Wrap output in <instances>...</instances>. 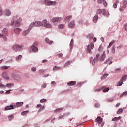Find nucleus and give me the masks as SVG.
<instances>
[{"instance_id": "f257e3e1", "label": "nucleus", "mask_w": 127, "mask_h": 127, "mask_svg": "<svg viewBox=\"0 0 127 127\" xmlns=\"http://www.w3.org/2000/svg\"><path fill=\"white\" fill-rule=\"evenodd\" d=\"M105 58L106 53L105 52V51H104L101 56H100V54H97L95 58H93V57H91L90 58V62H91L92 65H95V63H96V62L97 61H104Z\"/></svg>"}, {"instance_id": "f03ea898", "label": "nucleus", "mask_w": 127, "mask_h": 127, "mask_svg": "<svg viewBox=\"0 0 127 127\" xmlns=\"http://www.w3.org/2000/svg\"><path fill=\"white\" fill-rule=\"evenodd\" d=\"M43 25L47 28H51V24L49 23H47V21L44 20L42 22L40 21H36L35 22H32L30 25V27H33V26H41Z\"/></svg>"}, {"instance_id": "7ed1b4c3", "label": "nucleus", "mask_w": 127, "mask_h": 127, "mask_svg": "<svg viewBox=\"0 0 127 127\" xmlns=\"http://www.w3.org/2000/svg\"><path fill=\"white\" fill-rule=\"evenodd\" d=\"M96 13L97 14H103V15H104L105 16H107L108 17V16H109V15H110V14L108 12L107 13V12H106V10L103 9H98L96 11Z\"/></svg>"}, {"instance_id": "20e7f679", "label": "nucleus", "mask_w": 127, "mask_h": 127, "mask_svg": "<svg viewBox=\"0 0 127 127\" xmlns=\"http://www.w3.org/2000/svg\"><path fill=\"white\" fill-rule=\"evenodd\" d=\"M94 47H95V46L94 45V43L91 42L90 43V45H88L87 46V52L91 54V53H92V52L91 51V49H93Z\"/></svg>"}, {"instance_id": "39448f33", "label": "nucleus", "mask_w": 127, "mask_h": 127, "mask_svg": "<svg viewBox=\"0 0 127 127\" xmlns=\"http://www.w3.org/2000/svg\"><path fill=\"white\" fill-rule=\"evenodd\" d=\"M23 47V45H15L12 47V49L14 50V51H18L20 49V48H22Z\"/></svg>"}, {"instance_id": "423d86ee", "label": "nucleus", "mask_w": 127, "mask_h": 127, "mask_svg": "<svg viewBox=\"0 0 127 127\" xmlns=\"http://www.w3.org/2000/svg\"><path fill=\"white\" fill-rule=\"evenodd\" d=\"M45 4L46 5H55L56 4V2L55 1H48L47 0H45L44 1Z\"/></svg>"}, {"instance_id": "0eeeda50", "label": "nucleus", "mask_w": 127, "mask_h": 127, "mask_svg": "<svg viewBox=\"0 0 127 127\" xmlns=\"http://www.w3.org/2000/svg\"><path fill=\"white\" fill-rule=\"evenodd\" d=\"M38 45V43L37 42H35L33 45L32 46V50L33 51V52H36V51H38V48L36 47Z\"/></svg>"}, {"instance_id": "6e6552de", "label": "nucleus", "mask_w": 127, "mask_h": 127, "mask_svg": "<svg viewBox=\"0 0 127 127\" xmlns=\"http://www.w3.org/2000/svg\"><path fill=\"white\" fill-rule=\"evenodd\" d=\"M61 20H62V18H59L58 17H54L52 19V22L54 23V22H58L59 21H61Z\"/></svg>"}, {"instance_id": "1a4fd4ad", "label": "nucleus", "mask_w": 127, "mask_h": 127, "mask_svg": "<svg viewBox=\"0 0 127 127\" xmlns=\"http://www.w3.org/2000/svg\"><path fill=\"white\" fill-rule=\"evenodd\" d=\"M75 24L74 21H71L68 24L69 28H74L75 27Z\"/></svg>"}, {"instance_id": "9d476101", "label": "nucleus", "mask_w": 127, "mask_h": 127, "mask_svg": "<svg viewBox=\"0 0 127 127\" xmlns=\"http://www.w3.org/2000/svg\"><path fill=\"white\" fill-rule=\"evenodd\" d=\"M2 76L3 78L5 80H9V77L8 76V73H7V72H4Z\"/></svg>"}, {"instance_id": "9b49d317", "label": "nucleus", "mask_w": 127, "mask_h": 127, "mask_svg": "<svg viewBox=\"0 0 127 127\" xmlns=\"http://www.w3.org/2000/svg\"><path fill=\"white\" fill-rule=\"evenodd\" d=\"M96 123L98 124H101L103 122V118H101L100 116H98L95 120Z\"/></svg>"}, {"instance_id": "f8f14e48", "label": "nucleus", "mask_w": 127, "mask_h": 127, "mask_svg": "<svg viewBox=\"0 0 127 127\" xmlns=\"http://www.w3.org/2000/svg\"><path fill=\"white\" fill-rule=\"evenodd\" d=\"M14 109V106L13 105H10L7 106L5 108V111H8L9 110H13Z\"/></svg>"}, {"instance_id": "ddd939ff", "label": "nucleus", "mask_w": 127, "mask_h": 127, "mask_svg": "<svg viewBox=\"0 0 127 127\" xmlns=\"http://www.w3.org/2000/svg\"><path fill=\"white\" fill-rule=\"evenodd\" d=\"M14 32L15 33V34H19V33H20V32H21V29H19L18 28H17L16 29H14Z\"/></svg>"}, {"instance_id": "4468645a", "label": "nucleus", "mask_w": 127, "mask_h": 127, "mask_svg": "<svg viewBox=\"0 0 127 127\" xmlns=\"http://www.w3.org/2000/svg\"><path fill=\"white\" fill-rule=\"evenodd\" d=\"M77 84L76 81H70L67 83L68 86H75Z\"/></svg>"}, {"instance_id": "2eb2a0df", "label": "nucleus", "mask_w": 127, "mask_h": 127, "mask_svg": "<svg viewBox=\"0 0 127 127\" xmlns=\"http://www.w3.org/2000/svg\"><path fill=\"white\" fill-rule=\"evenodd\" d=\"M21 20H22V18H19V19L16 21V23L15 24L16 26H20V22L21 21Z\"/></svg>"}, {"instance_id": "dca6fc26", "label": "nucleus", "mask_w": 127, "mask_h": 127, "mask_svg": "<svg viewBox=\"0 0 127 127\" xmlns=\"http://www.w3.org/2000/svg\"><path fill=\"white\" fill-rule=\"evenodd\" d=\"M2 35H8V33L7 32V29L4 28L2 31Z\"/></svg>"}, {"instance_id": "f3484780", "label": "nucleus", "mask_w": 127, "mask_h": 127, "mask_svg": "<svg viewBox=\"0 0 127 127\" xmlns=\"http://www.w3.org/2000/svg\"><path fill=\"white\" fill-rule=\"evenodd\" d=\"M23 105V102H17L15 105L16 108H19V107H21V105Z\"/></svg>"}, {"instance_id": "a211bd4d", "label": "nucleus", "mask_w": 127, "mask_h": 127, "mask_svg": "<svg viewBox=\"0 0 127 127\" xmlns=\"http://www.w3.org/2000/svg\"><path fill=\"white\" fill-rule=\"evenodd\" d=\"M30 29H28L27 30L24 31L23 32V35L24 36H26V35H27V34L28 33H29V31H30Z\"/></svg>"}, {"instance_id": "6ab92c4d", "label": "nucleus", "mask_w": 127, "mask_h": 127, "mask_svg": "<svg viewBox=\"0 0 127 127\" xmlns=\"http://www.w3.org/2000/svg\"><path fill=\"white\" fill-rule=\"evenodd\" d=\"M45 41H46V42L47 43H48L49 44H52V43H53V41H51L49 40V39L46 38L45 39Z\"/></svg>"}, {"instance_id": "aec40b11", "label": "nucleus", "mask_w": 127, "mask_h": 127, "mask_svg": "<svg viewBox=\"0 0 127 127\" xmlns=\"http://www.w3.org/2000/svg\"><path fill=\"white\" fill-rule=\"evenodd\" d=\"M93 22H94V23H97V21H98V15H95L94 16V17H93Z\"/></svg>"}, {"instance_id": "412c9836", "label": "nucleus", "mask_w": 127, "mask_h": 127, "mask_svg": "<svg viewBox=\"0 0 127 127\" xmlns=\"http://www.w3.org/2000/svg\"><path fill=\"white\" fill-rule=\"evenodd\" d=\"M71 18H72V16H67L65 18L64 20H65V21L69 22V21L71 20Z\"/></svg>"}, {"instance_id": "4be33fe9", "label": "nucleus", "mask_w": 127, "mask_h": 127, "mask_svg": "<svg viewBox=\"0 0 127 127\" xmlns=\"http://www.w3.org/2000/svg\"><path fill=\"white\" fill-rule=\"evenodd\" d=\"M72 61H67L65 64V65H64V67H67L68 66H69V65H70L71 64V63H72Z\"/></svg>"}, {"instance_id": "5701e85b", "label": "nucleus", "mask_w": 127, "mask_h": 127, "mask_svg": "<svg viewBox=\"0 0 127 127\" xmlns=\"http://www.w3.org/2000/svg\"><path fill=\"white\" fill-rule=\"evenodd\" d=\"M121 119V116H119L118 117H114L113 119H112V121H119V120H120Z\"/></svg>"}, {"instance_id": "b1692460", "label": "nucleus", "mask_w": 127, "mask_h": 127, "mask_svg": "<svg viewBox=\"0 0 127 127\" xmlns=\"http://www.w3.org/2000/svg\"><path fill=\"white\" fill-rule=\"evenodd\" d=\"M121 79L124 81V82H125V81H126V80L127 79V75H125L124 76H123L121 78Z\"/></svg>"}, {"instance_id": "393cba45", "label": "nucleus", "mask_w": 127, "mask_h": 127, "mask_svg": "<svg viewBox=\"0 0 127 127\" xmlns=\"http://www.w3.org/2000/svg\"><path fill=\"white\" fill-rule=\"evenodd\" d=\"M105 88V87H100L98 89H96L95 90H94V92H100V91L103 90V89Z\"/></svg>"}, {"instance_id": "a878e982", "label": "nucleus", "mask_w": 127, "mask_h": 127, "mask_svg": "<svg viewBox=\"0 0 127 127\" xmlns=\"http://www.w3.org/2000/svg\"><path fill=\"white\" fill-rule=\"evenodd\" d=\"M29 112V111H28V110L23 111L21 113V115L25 116V115H26V114H28Z\"/></svg>"}, {"instance_id": "bb28decb", "label": "nucleus", "mask_w": 127, "mask_h": 127, "mask_svg": "<svg viewBox=\"0 0 127 127\" xmlns=\"http://www.w3.org/2000/svg\"><path fill=\"white\" fill-rule=\"evenodd\" d=\"M63 110V108H59L55 110V113H57V112H61V111H62Z\"/></svg>"}, {"instance_id": "cd10ccee", "label": "nucleus", "mask_w": 127, "mask_h": 127, "mask_svg": "<svg viewBox=\"0 0 127 127\" xmlns=\"http://www.w3.org/2000/svg\"><path fill=\"white\" fill-rule=\"evenodd\" d=\"M114 43H115V41H114V40H112V41L109 43V45L107 47V48H110V47H111V46L113 45V44H114Z\"/></svg>"}, {"instance_id": "c85d7f7f", "label": "nucleus", "mask_w": 127, "mask_h": 127, "mask_svg": "<svg viewBox=\"0 0 127 127\" xmlns=\"http://www.w3.org/2000/svg\"><path fill=\"white\" fill-rule=\"evenodd\" d=\"M114 43H115V41H114V40H112V41L109 43V45L107 47V48H110V47H111V46L113 45V44H114Z\"/></svg>"}, {"instance_id": "c756f323", "label": "nucleus", "mask_w": 127, "mask_h": 127, "mask_svg": "<svg viewBox=\"0 0 127 127\" xmlns=\"http://www.w3.org/2000/svg\"><path fill=\"white\" fill-rule=\"evenodd\" d=\"M5 14L6 15H7V16H9V15L11 14V12H10L9 10H6Z\"/></svg>"}, {"instance_id": "7c9ffc66", "label": "nucleus", "mask_w": 127, "mask_h": 127, "mask_svg": "<svg viewBox=\"0 0 127 127\" xmlns=\"http://www.w3.org/2000/svg\"><path fill=\"white\" fill-rule=\"evenodd\" d=\"M16 18H17V16L13 17V19L12 20V21L11 22V25H13V24H14V19H16Z\"/></svg>"}, {"instance_id": "2f4dec72", "label": "nucleus", "mask_w": 127, "mask_h": 127, "mask_svg": "<svg viewBox=\"0 0 127 127\" xmlns=\"http://www.w3.org/2000/svg\"><path fill=\"white\" fill-rule=\"evenodd\" d=\"M123 111L124 110H123V109L120 108L117 112V114H122V113H123Z\"/></svg>"}, {"instance_id": "473e14b6", "label": "nucleus", "mask_w": 127, "mask_h": 127, "mask_svg": "<svg viewBox=\"0 0 127 127\" xmlns=\"http://www.w3.org/2000/svg\"><path fill=\"white\" fill-rule=\"evenodd\" d=\"M60 70V67L55 66L53 67V71H55V70Z\"/></svg>"}, {"instance_id": "72a5a7b5", "label": "nucleus", "mask_w": 127, "mask_h": 127, "mask_svg": "<svg viewBox=\"0 0 127 127\" xmlns=\"http://www.w3.org/2000/svg\"><path fill=\"white\" fill-rule=\"evenodd\" d=\"M0 68L2 69V70H7V69H8V67L3 66H1Z\"/></svg>"}, {"instance_id": "f704fd0d", "label": "nucleus", "mask_w": 127, "mask_h": 127, "mask_svg": "<svg viewBox=\"0 0 127 127\" xmlns=\"http://www.w3.org/2000/svg\"><path fill=\"white\" fill-rule=\"evenodd\" d=\"M123 85V80L121 79L118 83V86H122Z\"/></svg>"}, {"instance_id": "c9c22d12", "label": "nucleus", "mask_w": 127, "mask_h": 127, "mask_svg": "<svg viewBox=\"0 0 127 127\" xmlns=\"http://www.w3.org/2000/svg\"><path fill=\"white\" fill-rule=\"evenodd\" d=\"M0 37H3L4 40H7V38L6 37L4 36L3 34H0Z\"/></svg>"}, {"instance_id": "e433bc0d", "label": "nucleus", "mask_w": 127, "mask_h": 127, "mask_svg": "<svg viewBox=\"0 0 127 127\" xmlns=\"http://www.w3.org/2000/svg\"><path fill=\"white\" fill-rule=\"evenodd\" d=\"M47 101L46 99H42L40 101V103H46Z\"/></svg>"}, {"instance_id": "4c0bfd02", "label": "nucleus", "mask_w": 127, "mask_h": 127, "mask_svg": "<svg viewBox=\"0 0 127 127\" xmlns=\"http://www.w3.org/2000/svg\"><path fill=\"white\" fill-rule=\"evenodd\" d=\"M102 3L105 7H106V6H107V5H108V3H107V1H106L105 0H103Z\"/></svg>"}, {"instance_id": "58836bf2", "label": "nucleus", "mask_w": 127, "mask_h": 127, "mask_svg": "<svg viewBox=\"0 0 127 127\" xmlns=\"http://www.w3.org/2000/svg\"><path fill=\"white\" fill-rule=\"evenodd\" d=\"M12 86H13L12 83H8L6 85V87H7V88H10Z\"/></svg>"}, {"instance_id": "ea45409f", "label": "nucleus", "mask_w": 127, "mask_h": 127, "mask_svg": "<svg viewBox=\"0 0 127 127\" xmlns=\"http://www.w3.org/2000/svg\"><path fill=\"white\" fill-rule=\"evenodd\" d=\"M127 5V1H124L123 4V8H125L126 7Z\"/></svg>"}, {"instance_id": "a19ab883", "label": "nucleus", "mask_w": 127, "mask_h": 127, "mask_svg": "<svg viewBox=\"0 0 127 127\" xmlns=\"http://www.w3.org/2000/svg\"><path fill=\"white\" fill-rule=\"evenodd\" d=\"M59 28L60 29H63V28H64V24H60L59 25Z\"/></svg>"}, {"instance_id": "79ce46f5", "label": "nucleus", "mask_w": 127, "mask_h": 127, "mask_svg": "<svg viewBox=\"0 0 127 127\" xmlns=\"http://www.w3.org/2000/svg\"><path fill=\"white\" fill-rule=\"evenodd\" d=\"M108 75H109V74H104V75H103V76L101 78V80H104V79H106V78L107 77H108Z\"/></svg>"}, {"instance_id": "37998d69", "label": "nucleus", "mask_w": 127, "mask_h": 127, "mask_svg": "<svg viewBox=\"0 0 127 127\" xmlns=\"http://www.w3.org/2000/svg\"><path fill=\"white\" fill-rule=\"evenodd\" d=\"M12 78H13V79H15V80L17 79V77H16V75H15V74H12Z\"/></svg>"}, {"instance_id": "c03bdc74", "label": "nucleus", "mask_w": 127, "mask_h": 127, "mask_svg": "<svg viewBox=\"0 0 127 127\" xmlns=\"http://www.w3.org/2000/svg\"><path fill=\"white\" fill-rule=\"evenodd\" d=\"M127 91L124 92L121 95V97H123V96H127Z\"/></svg>"}, {"instance_id": "a18cd8bd", "label": "nucleus", "mask_w": 127, "mask_h": 127, "mask_svg": "<svg viewBox=\"0 0 127 127\" xmlns=\"http://www.w3.org/2000/svg\"><path fill=\"white\" fill-rule=\"evenodd\" d=\"M22 58V56L21 55H19L18 57L16 58V60H20V59H21Z\"/></svg>"}, {"instance_id": "49530a36", "label": "nucleus", "mask_w": 127, "mask_h": 127, "mask_svg": "<svg viewBox=\"0 0 127 127\" xmlns=\"http://www.w3.org/2000/svg\"><path fill=\"white\" fill-rule=\"evenodd\" d=\"M109 90H110V88H109V87H108L107 88H105V89H103V92H104V93L109 92Z\"/></svg>"}, {"instance_id": "de8ad7c7", "label": "nucleus", "mask_w": 127, "mask_h": 127, "mask_svg": "<svg viewBox=\"0 0 127 127\" xmlns=\"http://www.w3.org/2000/svg\"><path fill=\"white\" fill-rule=\"evenodd\" d=\"M14 118V116H13V115H11L8 117V119L9 120V121H11V120H12V119H13Z\"/></svg>"}, {"instance_id": "09e8293b", "label": "nucleus", "mask_w": 127, "mask_h": 127, "mask_svg": "<svg viewBox=\"0 0 127 127\" xmlns=\"http://www.w3.org/2000/svg\"><path fill=\"white\" fill-rule=\"evenodd\" d=\"M73 48V40H71L70 42V49H72Z\"/></svg>"}, {"instance_id": "8fccbe9b", "label": "nucleus", "mask_w": 127, "mask_h": 127, "mask_svg": "<svg viewBox=\"0 0 127 127\" xmlns=\"http://www.w3.org/2000/svg\"><path fill=\"white\" fill-rule=\"evenodd\" d=\"M2 12V9H1V7L0 6V16H1V15L3 14Z\"/></svg>"}, {"instance_id": "3c124183", "label": "nucleus", "mask_w": 127, "mask_h": 127, "mask_svg": "<svg viewBox=\"0 0 127 127\" xmlns=\"http://www.w3.org/2000/svg\"><path fill=\"white\" fill-rule=\"evenodd\" d=\"M98 51H99V52H101V51H103V47H99L98 48Z\"/></svg>"}, {"instance_id": "603ef678", "label": "nucleus", "mask_w": 127, "mask_h": 127, "mask_svg": "<svg viewBox=\"0 0 127 127\" xmlns=\"http://www.w3.org/2000/svg\"><path fill=\"white\" fill-rule=\"evenodd\" d=\"M44 108H45V107L44 106L41 107L39 110V112H40V111H42V110H43V109H44Z\"/></svg>"}, {"instance_id": "864d4df0", "label": "nucleus", "mask_w": 127, "mask_h": 127, "mask_svg": "<svg viewBox=\"0 0 127 127\" xmlns=\"http://www.w3.org/2000/svg\"><path fill=\"white\" fill-rule=\"evenodd\" d=\"M31 71L32 72H35V71H36V68H35V67H32Z\"/></svg>"}, {"instance_id": "5fc2aeb1", "label": "nucleus", "mask_w": 127, "mask_h": 127, "mask_svg": "<svg viewBox=\"0 0 127 127\" xmlns=\"http://www.w3.org/2000/svg\"><path fill=\"white\" fill-rule=\"evenodd\" d=\"M95 108H99V107H100V104H99V103L95 104Z\"/></svg>"}, {"instance_id": "6e6d98bb", "label": "nucleus", "mask_w": 127, "mask_h": 127, "mask_svg": "<svg viewBox=\"0 0 127 127\" xmlns=\"http://www.w3.org/2000/svg\"><path fill=\"white\" fill-rule=\"evenodd\" d=\"M97 2H98V3H100V4H102V3H103V0H97Z\"/></svg>"}, {"instance_id": "4d7b16f0", "label": "nucleus", "mask_w": 127, "mask_h": 127, "mask_svg": "<svg viewBox=\"0 0 127 127\" xmlns=\"http://www.w3.org/2000/svg\"><path fill=\"white\" fill-rule=\"evenodd\" d=\"M39 73H40V74H44V70H40L39 71Z\"/></svg>"}, {"instance_id": "13d9d810", "label": "nucleus", "mask_w": 127, "mask_h": 127, "mask_svg": "<svg viewBox=\"0 0 127 127\" xmlns=\"http://www.w3.org/2000/svg\"><path fill=\"white\" fill-rule=\"evenodd\" d=\"M125 8H123V6H121L120 8H119L120 11H123Z\"/></svg>"}, {"instance_id": "bf43d9fd", "label": "nucleus", "mask_w": 127, "mask_h": 127, "mask_svg": "<svg viewBox=\"0 0 127 127\" xmlns=\"http://www.w3.org/2000/svg\"><path fill=\"white\" fill-rule=\"evenodd\" d=\"M112 53H115V46L112 47Z\"/></svg>"}, {"instance_id": "052dcab7", "label": "nucleus", "mask_w": 127, "mask_h": 127, "mask_svg": "<svg viewBox=\"0 0 127 127\" xmlns=\"http://www.w3.org/2000/svg\"><path fill=\"white\" fill-rule=\"evenodd\" d=\"M6 85H4L3 84H0V88H5Z\"/></svg>"}, {"instance_id": "680f3d73", "label": "nucleus", "mask_w": 127, "mask_h": 127, "mask_svg": "<svg viewBox=\"0 0 127 127\" xmlns=\"http://www.w3.org/2000/svg\"><path fill=\"white\" fill-rule=\"evenodd\" d=\"M46 86H47L46 83H44L42 85V88H45Z\"/></svg>"}, {"instance_id": "e2e57ef3", "label": "nucleus", "mask_w": 127, "mask_h": 127, "mask_svg": "<svg viewBox=\"0 0 127 127\" xmlns=\"http://www.w3.org/2000/svg\"><path fill=\"white\" fill-rule=\"evenodd\" d=\"M115 71H116V72H120V71H121V68H118L116 69Z\"/></svg>"}, {"instance_id": "0e129e2a", "label": "nucleus", "mask_w": 127, "mask_h": 127, "mask_svg": "<svg viewBox=\"0 0 127 127\" xmlns=\"http://www.w3.org/2000/svg\"><path fill=\"white\" fill-rule=\"evenodd\" d=\"M117 3H114V4H113V7H114V8H117Z\"/></svg>"}, {"instance_id": "69168bd1", "label": "nucleus", "mask_w": 127, "mask_h": 127, "mask_svg": "<svg viewBox=\"0 0 127 127\" xmlns=\"http://www.w3.org/2000/svg\"><path fill=\"white\" fill-rule=\"evenodd\" d=\"M57 55L58 56H59V57H62L63 54H62V53H61V54H58Z\"/></svg>"}, {"instance_id": "338daca9", "label": "nucleus", "mask_w": 127, "mask_h": 127, "mask_svg": "<svg viewBox=\"0 0 127 127\" xmlns=\"http://www.w3.org/2000/svg\"><path fill=\"white\" fill-rule=\"evenodd\" d=\"M40 107H41V104H38L37 105V107H36V108H40Z\"/></svg>"}, {"instance_id": "774afa93", "label": "nucleus", "mask_w": 127, "mask_h": 127, "mask_svg": "<svg viewBox=\"0 0 127 127\" xmlns=\"http://www.w3.org/2000/svg\"><path fill=\"white\" fill-rule=\"evenodd\" d=\"M119 106H120V103H118L117 104H116V108H118V107H119Z\"/></svg>"}]
</instances>
